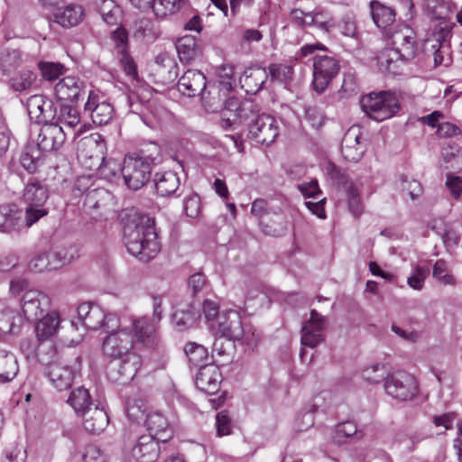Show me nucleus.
I'll list each match as a JSON object with an SVG mask.
<instances>
[{
	"instance_id": "8",
	"label": "nucleus",
	"mask_w": 462,
	"mask_h": 462,
	"mask_svg": "<svg viewBox=\"0 0 462 462\" xmlns=\"http://www.w3.org/2000/svg\"><path fill=\"white\" fill-rule=\"evenodd\" d=\"M134 336L128 328H121L109 333L102 342V352L113 359L123 358L133 354Z\"/></svg>"
},
{
	"instance_id": "64",
	"label": "nucleus",
	"mask_w": 462,
	"mask_h": 462,
	"mask_svg": "<svg viewBox=\"0 0 462 462\" xmlns=\"http://www.w3.org/2000/svg\"><path fill=\"white\" fill-rule=\"evenodd\" d=\"M402 185L401 189L403 192H407L412 200L416 199L422 193V187L416 180H408L406 176L400 178Z\"/></svg>"
},
{
	"instance_id": "22",
	"label": "nucleus",
	"mask_w": 462,
	"mask_h": 462,
	"mask_svg": "<svg viewBox=\"0 0 462 462\" xmlns=\"http://www.w3.org/2000/svg\"><path fill=\"white\" fill-rule=\"evenodd\" d=\"M218 333L229 340H239L245 335L240 314L236 310L223 312L218 317Z\"/></svg>"
},
{
	"instance_id": "38",
	"label": "nucleus",
	"mask_w": 462,
	"mask_h": 462,
	"mask_svg": "<svg viewBox=\"0 0 462 462\" xmlns=\"http://www.w3.org/2000/svg\"><path fill=\"white\" fill-rule=\"evenodd\" d=\"M199 317V311L193 305L188 304L174 310L171 315V323L181 331L193 326Z\"/></svg>"
},
{
	"instance_id": "16",
	"label": "nucleus",
	"mask_w": 462,
	"mask_h": 462,
	"mask_svg": "<svg viewBox=\"0 0 462 462\" xmlns=\"http://www.w3.org/2000/svg\"><path fill=\"white\" fill-rule=\"evenodd\" d=\"M327 325L325 317L321 316L317 310L310 311V318L304 322L301 328L300 342L303 346L314 348L323 340V330Z\"/></svg>"
},
{
	"instance_id": "29",
	"label": "nucleus",
	"mask_w": 462,
	"mask_h": 462,
	"mask_svg": "<svg viewBox=\"0 0 462 462\" xmlns=\"http://www.w3.org/2000/svg\"><path fill=\"white\" fill-rule=\"evenodd\" d=\"M35 333L39 341L51 340L58 333L60 325V315L51 310L36 319Z\"/></svg>"
},
{
	"instance_id": "37",
	"label": "nucleus",
	"mask_w": 462,
	"mask_h": 462,
	"mask_svg": "<svg viewBox=\"0 0 462 462\" xmlns=\"http://www.w3.org/2000/svg\"><path fill=\"white\" fill-rule=\"evenodd\" d=\"M176 49L180 61L185 63H190L200 55L197 39L190 35L180 38L176 42Z\"/></svg>"
},
{
	"instance_id": "21",
	"label": "nucleus",
	"mask_w": 462,
	"mask_h": 462,
	"mask_svg": "<svg viewBox=\"0 0 462 462\" xmlns=\"http://www.w3.org/2000/svg\"><path fill=\"white\" fill-rule=\"evenodd\" d=\"M177 87L182 95L194 97L202 95L207 88V79L201 71L188 69L180 78Z\"/></svg>"
},
{
	"instance_id": "3",
	"label": "nucleus",
	"mask_w": 462,
	"mask_h": 462,
	"mask_svg": "<svg viewBox=\"0 0 462 462\" xmlns=\"http://www.w3.org/2000/svg\"><path fill=\"white\" fill-rule=\"evenodd\" d=\"M360 105L368 117L378 122L392 117L400 107L397 97L390 92L365 95L362 97Z\"/></svg>"
},
{
	"instance_id": "30",
	"label": "nucleus",
	"mask_w": 462,
	"mask_h": 462,
	"mask_svg": "<svg viewBox=\"0 0 462 462\" xmlns=\"http://www.w3.org/2000/svg\"><path fill=\"white\" fill-rule=\"evenodd\" d=\"M145 424L149 435L161 442L165 443L173 436V430L167 418L161 412H152L145 418Z\"/></svg>"
},
{
	"instance_id": "26",
	"label": "nucleus",
	"mask_w": 462,
	"mask_h": 462,
	"mask_svg": "<svg viewBox=\"0 0 462 462\" xmlns=\"http://www.w3.org/2000/svg\"><path fill=\"white\" fill-rule=\"evenodd\" d=\"M23 212L14 204L0 206V232L19 233L23 230Z\"/></svg>"
},
{
	"instance_id": "32",
	"label": "nucleus",
	"mask_w": 462,
	"mask_h": 462,
	"mask_svg": "<svg viewBox=\"0 0 462 462\" xmlns=\"http://www.w3.org/2000/svg\"><path fill=\"white\" fill-rule=\"evenodd\" d=\"M162 34L160 25L150 18H141L134 22L133 37L141 42L151 43L155 42Z\"/></svg>"
},
{
	"instance_id": "46",
	"label": "nucleus",
	"mask_w": 462,
	"mask_h": 462,
	"mask_svg": "<svg viewBox=\"0 0 462 462\" xmlns=\"http://www.w3.org/2000/svg\"><path fill=\"white\" fill-rule=\"evenodd\" d=\"M287 219L282 214H274L273 217L262 220V230L269 236H280L287 230Z\"/></svg>"
},
{
	"instance_id": "50",
	"label": "nucleus",
	"mask_w": 462,
	"mask_h": 462,
	"mask_svg": "<svg viewBox=\"0 0 462 462\" xmlns=\"http://www.w3.org/2000/svg\"><path fill=\"white\" fill-rule=\"evenodd\" d=\"M21 319L15 310L5 308L0 311V331L3 333H14L17 322Z\"/></svg>"
},
{
	"instance_id": "47",
	"label": "nucleus",
	"mask_w": 462,
	"mask_h": 462,
	"mask_svg": "<svg viewBox=\"0 0 462 462\" xmlns=\"http://www.w3.org/2000/svg\"><path fill=\"white\" fill-rule=\"evenodd\" d=\"M42 153L36 146H27L20 158L22 166L29 172L36 171L42 163Z\"/></svg>"
},
{
	"instance_id": "59",
	"label": "nucleus",
	"mask_w": 462,
	"mask_h": 462,
	"mask_svg": "<svg viewBox=\"0 0 462 462\" xmlns=\"http://www.w3.org/2000/svg\"><path fill=\"white\" fill-rule=\"evenodd\" d=\"M268 70L272 79L279 82H286L291 79L293 74L292 68L284 64H271Z\"/></svg>"
},
{
	"instance_id": "33",
	"label": "nucleus",
	"mask_w": 462,
	"mask_h": 462,
	"mask_svg": "<svg viewBox=\"0 0 462 462\" xmlns=\"http://www.w3.org/2000/svg\"><path fill=\"white\" fill-rule=\"evenodd\" d=\"M260 115L257 104L251 99H245L241 101L239 111L233 114V117L222 119V126L226 129L236 122H248L249 124L253 120H255L256 116Z\"/></svg>"
},
{
	"instance_id": "55",
	"label": "nucleus",
	"mask_w": 462,
	"mask_h": 462,
	"mask_svg": "<svg viewBox=\"0 0 462 462\" xmlns=\"http://www.w3.org/2000/svg\"><path fill=\"white\" fill-rule=\"evenodd\" d=\"M432 276L442 285H455V278L448 273L447 263L439 259L438 260L432 270Z\"/></svg>"
},
{
	"instance_id": "15",
	"label": "nucleus",
	"mask_w": 462,
	"mask_h": 462,
	"mask_svg": "<svg viewBox=\"0 0 462 462\" xmlns=\"http://www.w3.org/2000/svg\"><path fill=\"white\" fill-rule=\"evenodd\" d=\"M68 132L58 123L51 122L42 126L36 147L42 152L58 150L64 143Z\"/></svg>"
},
{
	"instance_id": "42",
	"label": "nucleus",
	"mask_w": 462,
	"mask_h": 462,
	"mask_svg": "<svg viewBox=\"0 0 462 462\" xmlns=\"http://www.w3.org/2000/svg\"><path fill=\"white\" fill-rule=\"evenodd\" d=\"M371 14L377 27L386 28L395 20V12L389 6L383 5L378 1L370 3Z\"/></svg>"
},
{
	"instance_id": "63",
	"label": "nucleus",
	"mask_w": 462,
	"mask_h": 462,
	"mask_svg": "<svg viewBox=\"0 0 462 462\" xmlns=\"http://www.w3.org/2000/svg\"><path fill=\"white\" fill-rule=\"evenodd\" d=\"M116 54L128 51V33L123 27H117L111 35Z\"/></svg>"
},
{
	"instance_id": "45",
	"label": "nucleus",
	"mask_w": 462,
	"mask_h": 462,
	"mask_svg": "<svg viewBox=\"0 0 462 462\" xmlns=\"http://www.w3.org/2000/svg\"><path fill=\"white\" fill-rule=\"evenodd\" d=\"M182 6V0H154L151 9L157 19L176 14Z\"/></svg>"
},
{
	"instance_id": "61",
	"label": "nucleus",
	"mask_w": 462,
	"mask_h": 462,
	"mask_svg": "<svg viewBox=\"0 0 462 462\" xmlns=\"http://www.w3.org/2000/svg\"><path fill=\"white\" fill-rule=\"evenodd\" d=\"M100 14L103 21L107 24H116L120 10L112 0L105 1L103 6L100 8Z\"/></svg>"
},
{
	"instance_id": "36",
	"label": "nucleus",
	"mask_w": 462,
	"mask_h": 462,
	"mask_svg": "<svg viewBox=\"0 0 462 462\" xmlns=\"http://www.w3.org/2000/svg\"><path fill=\"white\" fill-rule=\"evenodd\" d=\"M23 197L27 206H45L49 198V191L41 181H32L25 186Z\"/></svg>"
},
{
	"instance_id": "54",
	"label": "nucleus",
	"mask_w": 462,
	"mask_h": 462,
	"mask_svg": "<svg viewBox=\"0 0 462 462\" xmlns=\"http://www.w3.org/2000/svg\"><path fill=\"white\" fill-rule=\"evenodd\" d=\"M36 76L31 70H22L10 79L11 87L15 91H23L30 88L35 81Z\"/></svg>"
},
{
	"instance_id": "7",
	"label": "nucleus",
	"mask_w": 462,
	"mask_h": 462,
	"mask_svg": "<svg viewBox=\"0 0 462 462\" xmlns=\"http://www.w3.org/2000/svg\"><path fill=\"white\" fill-rule=\"evenodd\" d=\"M79 319L88 329L97 330L100 328H113L117 325L114 314H106L102 308L91 302H84L78 307Z\"/></svg>"
},
{
	"instance_id": "41",
	"label": "nucleus",
	"mask_w": 462,
	"mask_h": 462,
	"mask_svg": "<svg viewBox=\"0 0 462 462\" xmlns=\"http://www.w3.org/2000/svg\"><path fill=\"white\" fill-rule=\"evenodd\" d=\"M19 371L15 356L5 350H0V383L11 382Z\"/></svg>"
},
{
	"instance_id": "35",
	"label": "nucleus",
	"mask_w": 462,
	"mask_h": 462,
	"mask_svg": "<svg viewBox=\"0 0 462 462\" xmlns=\"http://www.w3.org/2000/svg\"><path fill=\"white\" fill-rule=\"evenodd\" d=\"M153 181L157 193L162 197L173 195L180 187V179L177 173L171 171L157 172Z\"/></svg>"
},
{
	"instance_id": "1",
	"label": "nucleus",
	"mask_w": 462,
	"mask_h": 462,
	"mask_svg": "<svg viewBox=\"0 0 462 462\" xmlns=\"http://www.w3.org/2000/svg\"><path fill=\"white\" fill-rule=\"evenodd\" d=\"M124 221V239L127 251L143 262L152 259L161 248L153 220L136 210H131Z\"/></svg>"
},
{
	"instance_id": "12",
	"label": "nucleus",
	"mask_w": 462,
	"mask_h": 462,
	"mask_svg": "<svg viewBox=\"0 0 462 462\" xmlns=\"http://www.w3.org/2000/svg\"><path fill=\"white\" fill-rule=\"evenodd\" d=\"M22 310L27 320H36L51 307V299L38 290H27L22 298Z\"/></svg>"
},
{
	"instance_id": "48",
	"label": "nucleus",
	"mask_w": 462,
	"mask_h": 462,
	"mask_svg": "<svg viewBox=\"0 0 462 462\" xmlns=\"http://www.w3.org/2000/svg\"><path fill=\"white\" fill-rule=\"evenodd\" d=\"M20 51L7 50L0 54V71L5 75L16 69L22 64Z\"/></svg>"
},
{
	"instance_id": "2",
	"label": "nucleus",
	"mask_w": 462,
	"mask_h": 462,
	"mask_svg": "<svg viewBox=\"0 0 462 462\" xmlns=\"http://www.w3.org/2000/svg\"><path fill=\"white\" fill-rule=\"evenodd\" d=\"M77 156L80 163L90 171L97 170L101 176H109L112 173L106 172V166L104 159L106 145L103 136L97 133L83 137L78 143Z\"/></svg>"
},
{
	"instance_id": "40",
	"label": "nucleus",
	"mask_w": 462,
	"mask_h": 462,
	"mask_svg": "<svg viewBox=\"0 0 462 462\" xmlns=\"http://www.w3.org/2000/svg\"><path fill=\"white\" fill-rule=\"evenodd\" d=\"M67 402L72 407L78 416L93 406L90 393L83 386L73 389L69 393Z\"/></svg>"
},
{
	"instance_id": "31",
	"label": "nucleus",
	"mask_w": 462,
	"mask_h": 462,
	"mask_svg": "<svg viewBox=\"0 0 462 462\" xmlns=\"http://www.w3.org/2000/svg\"><path fill=\"white\" fill-rule=\"evenodd\" d=\"M82 425L86 431L90 434L101 433L108 425V415L103 408L94 405L88 409L81 415Z\"/></svg>"
},
{
	"instance_id": "10",
	"label": "nucleus",
	"mask_w": 462,
	"mask_h": 462,
	"mask_svg": "<svg viewBox=\"0 0 462 462\" xmlns=\"http://www.w3.org/2000/svg\"><path fill=\"white\" fill-rule=\"evenodd\" d=\"M279 134V126L274 117L261 114L248 124V137L257 143L270 145Z\"/></svg>"
},
{
	"instance_id": "23",
	"label": "nucleus",
	"mask_w": 462,
	"mask_h": 462,
	"mask_svg": "<svg viewBox=\"0 0 462 462\" xmlns=\"http://www.w3.org/2000/svg\"><path fill=\"white\" fill-rule=\"evenodd\" d=\"M222 374L218 366L214 364L201 365L196 375V385L208 394L216 393L220 386Z\"/></svg>"
},
{
	"instance_id": "39",
	"label": "nucleus",
	"mask_w": 462,
	"mask_h": 462,
	"mask_svg": "<svg viewBox=\"0 0 462 462\" xmlns=\"http://www.w3.org/2000/svg\"><path fill=\"white\" fill-rule=\"evenodd\" d=\"M423 439V435L418 431L398 432L393 439V446L401 453L407 454L412 452Z\"/></svg>"
},
{
	"instance_id": "13",
	"label": "nucleus",
	"mask_w": 462,
	"mask_h": 462,
	"mask_svg": "<svg viewBox=\"0 0 462 462\" xmlns=\"http://www.w3.org/2000/svg\"><path fill=\"white\" fill-rule=\"evenodd\" d=\"M232 91L234 88L231 81L219 80L218 83L206 88L200 97L205 108L208 112L217 113L223 109L226 99Z\"/></svg>"
},
{
	"instance_id": "5",
	"label": "nucleus",
	"mask_w": 462,
	"mask_h": 462,
	"mask_svg": "<svg viewBox=\"0 0 462 462\" xmlns=\"http://www.w3.org/2000/svg\"><path fill=\"white\" fill-rule=\"evenodd\" d=\"M339 69V61L334 56L316 55L313 58V89L319 94L323 93L337 77Z\"/></svg>"
},
{
	"instance_id": "56",
	"label": "nucleus",
	"mask_w": 462,
	"mask_h": 462,
	"mask_svg": "<svg viewBox=\"0 0 462 462\" xmlns=\"http://www.w3.org/2000/svg\"><path fill=\"white\" fill-rule=\"evenodd\" d=\"M48 212L49 211L45 208V206H27L25 208L24 218H23V230L31 227L42 217H45L48 214Z\"/></svg>"
},
{
	"instance_id": "58",
	"label": "nucleus",
	"mask_w": 462,
	"mask_h": 462,
	"mask_svg": "<svg viewBox=\"0 0 462 462\" xmlns=\"http://www.w3.org/2000/svg\"><path fill=\"white\" fill-rule=\"evenodd\" d=\"M126 412L131 420L140 422L145 418L146 406L143 400H130L126 404Z\"/></svg>"
},
{
	"instance_id": "62",
	"label": "nucleus",
	"mask_w": 462,
	"mask_h": 462,
	"mask_svg": "<svg viewBox=\"0 0 462 462\" xmlns=\"http://www.w3.org/2000/svg\"><path fill=\"white\" fill-rule=\"evenodd\" d=\"M429 273L430 270L428 268L417 266L412 274L407 279L408 285L414 290L420 291Z\"/></svg>"
},
{
	"instance_id": "25",
	"label": "nucleus",
	"mask_w": 462,
	"mask_h": 462,
	"mask_svg": "<svg viewBox=\"0 0 462 462\" xmlns=\"http://www.w3.org/2000/svg\"><path fill=\"white\" fill-rule=\"evenodd\" d=\"M54 22L62 28L69 29L81 23L86 17V10L79 4L71 3L58 8L53 14Z\"/></svg>"
},
{
	"instance_id": "19",
	"label": "nucleus",
	"mask_w": 462,
	"mask_h": 462,
	"mask_svg": "<svg viewBox=\"0 0 462 462\" xmlns=\"http://www.w3.org/2000/svg\"><path fill=\"white\" fill-rule=\"evenodd\" d=\"M123 358L116 367H110L107 373L108 377L116 383H125L132 381L141 365V357L136 354Z\"/></svg>"
},
{
	"instance_id": "57",
	"label": "nucleus",
	"mask_w": 462,
	"mask_h": 462,
	"mask_svg": "<svg viewBox=\"0 0 462 462\" xmlns=\"http://www.w3.org/2000/svg\"><path fill=\"white\" fill-rule=\"evenodd\" d=\"M38 67L42 76L47 80H54L64 72V66L59 62L41 61Z\"/></svg>"
},
{
	"instance_id": "9",
	"label": "nucleus",
	"mask_w": 462,
	"mask_h": 462,
	"mask_svg": "<svg viewBox=\"0 0 462 462\" xmlns=\"http://www.w3.org/2000/svg\"><path fill=\"white\" fill-rule=\"evenodd\" d=\"M450 37V30L445 26L439 27L426 41L425 48L432 51L436 67L440 65L448 67L451 63Z\"/></svg>"
},
{
	"instance_id": "17",
	"label": "nucleus",
	"mask_w": 462,
	"mask_h": 462,
	"mask_svg": "<svg viewBox=\"0 0 462 462\" xmlns=\"http://www.w3.org/2000/svg\"><path fill=\"white\" fill-rule=\"evenodd\" d=\"M157 324L151 320V318L143 316L132 319L131 333L134 332V338L136 342L148 348H154L158 345L156 335Z\"/></svg>"
},
{
	"instance_id": "4",
	"label": "nucleus",
	"mask_w": 462,
	"mask_h": 462,
	"mask_svg": "<svg viewBox=\"0 0 462 462\" xmlns=\"http://www.w3.org/2000/svg\"><path fill=\"white\" fill-rule=\"evenodd\" d=\"M121 171L126 186L137 190L150 180L152 163L148 158L126 156Z\"/></svg>"
},
{
	"instance_id": "6",
	"label": "nucleus",
	"mask_w": 462,
	"mask_h": 462,
	"mask_svg": "<svg viewBox=\"0 0 462 462\" xmlns=\"http://www.w3.org/2000/svg\"><path fill=\"white\" fill-rule=\"evenodd\" d=\"M384 389L388 395L399 401L412 400L418 393L416 378L404 371H398L385 378Z\"/></svg>"
},
{
	"instance_id": "20",
	"label": "nucleus",
	"mask_w": 462,
	"mask_h": 462,
	"mask_svg": "<svg viewBox=\"0 0 462 462\" xmlns=\"http://www.w3.org/2000/svg\"><path fill=\"white\" fill-rule=\"evenodd\" d=\"M362 131L358 126L350 127L342 139L341 152L349 162H357L365 152V145L361 143Z\"/></svg>"
},
{
	"instance_id": "14",
	"label": "nucleus",
	"mask_w": 462,
	"mask_h": 462,
	"mask_svg": "<svg viewBox=\"0 0 462 462\" xmlns=\"http://www.w3.org/2000/svg\"><path fill=\"white\" fill-rule=\"evenodd\" d=\"M29 117L36 124L54 122L56 108L53 102L42 95L31 96L26 102Z\"/></svg>"
},
{
	"instance_id": "44",
	"label": "nucleus",
	"mask_w": 462,
	"mask_h": 462,
	"mask_svg": "<svg viewBox=\"0 0 462 462\" xmlns=\"http://www.w3.org/2000/svg\"><path fill=\"white\" fill-rule=\"evenodd\" d=\"M54 123L67 127V130H72L80 123V116L78 109L69 105H62L57 114Z\"/></svg>"
},
{
	"instance_id": "34",
	"label": "nucleus",
	"mask_w": 462,
	"mask_h": 462,
	"mask_svg": "<svg viewBox=\"0 0 462 462\" xmlns=\"http://www.w3.org/2000/svg\"><path fill=\"white\" fill-rule=\"evenodd\" d=\"M363 437L364 432L357 429V425L352 420H346L336 425L332 440L337 445H342L352 440H359Z\"/></svg>"
},
{
	"instance_id": "51",
	"label": "nucleus",
	"mask_w": 462,
	"mask_h": 462,
	"mask_svg": "<svg viewBox=\"0 0 462 462\" xmlns=\"http://www.w3.org/2000/svg\"><path fill=\"white\" fill-rule=\"evenodd\" d=\"M51 253L54 263L57 264V269L62 265L70 263L79 257L78 249L74 245L60 247Z\"/></svg>"
},
{
	"instance_id": "53",
	"label": "nucleus",
	"mask_w": 462,
	"mask_h": 462,
	"mask_svg": "<svg viewBox=\"0 0 462 462\" xmlns=\"http://www.w3.org/2000/svg\"><path fill=\"white\" fill-rule=\"evenodd\" d=\"M189 362L199 366L208 358V350L201 345L188 343L184 347Z\"/></svg>"
},
{
	"instance_id": "43",
	"label": "nucleus",
	"mask_w": 462,
	"mask_h": 462,
	"mask_svg": "<svg viewBox=\"0 0 462 462\" xmlns=\"http://www.w3.org/2000/svg\"><path fill=\"white\" fill-rule=\"evenodd\" d=\"M378 66L383 72L397 74L399 60H405L393 48L383 50L377 58Z\"/></svg>"
},
{
	"instance_id": "49",
	"label": "nucleus",
	"mask_w": 462,
	"mask_h": 462,
	"mask_svg": "<svg viewBox=\"0 0 462 462\" xmlns=\"http://www.w3.org/2000/svg\"><path fill=\"white\" fill-rule=\"evenodd\" d=\"M333 178L337 181V185L342 186L345 189L346 199L352 197H360L362 183L358 180H349L346 175L340 173L337 171L333 173Z\"/></svg>"
},
{
	"instance_id": "11",
	"label": "nucleus",
	"mask_w": 462,
	"mask_h": 462,
	"mask_svg": "<svg viewBox=\"0 0 462 462\" xmlns=\"http://www.w3.org/2000/svg\"><path fill=\"white\" fill-rule=\"evenodd\" d=\"M79 371V364L70 365L62 362H51L47 365L45 374L56 390L66 391L71 387Z\"/></svg>"
},
{
	"instance_id": "24",
	"label": "nucleus",
	"mask_w": 462,
	"mask_h": 462,
	"mask_svg": "<svg viewBox=\"0 0 462 462\" xmlns=\"http://www.w3.org/2000/svg\"><path fill=\"white\" fill-rule=\"evenodd\" d=\"M159 440L152 435L141 436L132 449V456L137 462H156L161 449Z\"/></svg>"
},
{
	"instance_id": "18",
	"label": "nucleus",
	"mask_w": 462,
	"mask_h": 462,
	"mask_svg": "<svg viewBox=\"0 0 462 462\" xmlns=\"http://www.w3.org/2000/svg\"><path fill=\"white\" fill-rule=\"evenodd\" d=\"M85 110L90 113L91 119L95 125H106L113 117L114 108L110 103L90 91Z\"/></svg>"
},
{
	"instance_id": "60",
	"label": "nucleus",
	"mask_w": 462,
	"mask_h": 462,
	"mask_svg": "<svg viewBox=\"0 0 462 462\" xmlns=\"http://www.w3.org/2000/svg\"><path fill=\"white\" fill-rule=\"evenodd\" d=\"M386 370L383 365L376 364L365 367L362 372L363 378L371 383H378L385 379Z\"/></svg>"
},
{
	"instance_id": "52",
	"label": "nucleus",
	"mask_w": 462,
	"mask_h": 462,
	"mask_svg": "<svg viewBox=\"0 0 462 462\" xmlns=\"http://www.w3.org/2000/svg\"><path fill=\"white\" fill-rule=\"evenodd\" d=\"M29 268L35 273L57 269L51 253H42L34 256L29 263Z\"/></svg>"
},
{
	"instance_id": "27",
	"label": "nucleus",
	"mask_w": 462,
	"mask_h": 462,
	"mask_svg": "<svg viewBox=\"0 0 462 462\" xmlns=\"http://www.w3.org/2000/svg\"><path fill=\"white\" fill-rule=\"evenodd\" d=\"M393 48L400 52L402 59L409 60L415 57L416 42L414 32L409 27H404L391 35Z\"/></svg>"
},
{
	"instance_id": "28",
	"label": "nucleus",
	"mask_w": 462,
	"mask_h": 462,
	"mask_svg": "<svg viewBox=\"0 0 462 462\" xmlns=\"http://www.w3.org/2000/svg\"><path fill=\"white\" fill-rule=\"evenodd\" d=\"M85 83L77 77L68 76L55 86V95L60 100L76 101L85 94Z\"/></svg>"
}]
</instances>
